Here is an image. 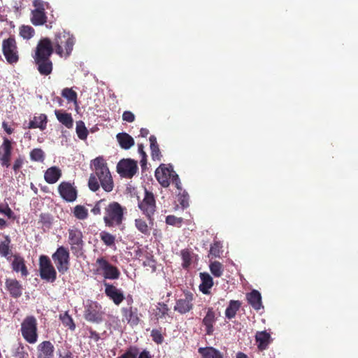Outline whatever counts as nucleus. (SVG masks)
<instances>
[{
  "label": "nucleus",
  "instance_id": "2",
  "mask_svg": "<svg viewBox=\"0 0 358 358\" xmlns=\"http://www.w3.org/2000/svg\"><path fill=\"white\" fill-rule=\"evenodd\" d=\"M52 43L57 55L61 57H68L73 50L75 37L70 32L62 30L56 33Z\"/></svg>",
  "mask_w": 358,
  "mask_h": 358
},
{
  "label": "nucleus",
  "instance_id": "54",
  "mask_svg": "<svg viewBox=\"0 0 358 358\" xmlns=\"http://www.w3.org/2000/svg\"><path fill=\"white\" fill-rule=\"evenodd\" d=\"M159 312L157 313V315L159 318L165 317L168 315V312L169 308L168 306L165 303H159V307L158 308Z\"/></svg>",
  "mask_w": 358,
  "mask_h": 358
},
{
  "label": "nucleus",
  "instance_id": "63",
  "mask_svg": "<svg viewBox=\"0 0 358 358\" xmlns=\"http://www.w3.org/2000/svg\"><path fill=\"white\" fill-rule=\"evenodd\" d=\"M7 226V222L5 220L0 218V229H4Z\"/></svg>",
  "mask_w": 358,
  "mask_h": 358
},
{
  "label": "nucleus",
  "instance_id": "44",
  "mask_svg": "<svg viewBox=\"0 0 358 358\" xmlns=\"http://www.w3.org/2000/svg\"><path fill=\"white\" fill-rule=\"evenodd\" d=\"M222 252V245L221 242L214 241L210 245V255L215 257H220Z\"/></svg>",
  "mask_w": 358,
  "mask_h": 358
},
{
  "label": "nucleus",
  "instance_id": "10",
  "mask_svg": "<svg viewBox=\"0 0 358 358\" xmlns=\"http://www.w3.org/2000/svg\"><path fill=\"white\" fill-rule=\"evenodd\" d=\"M97 271L101 272L105 279L117 280L120 278V271L115 266L112 265L104 257L96 259Z\"/></svg>",
  "mask_w": 358,
  "mask_h": 358
},
{
  "label": "nucleus",
  "instance_id": "24",
  "mask_svg": "<svg viewBox=\"0 0 358 358\" xmlns=\"http://www.w3.org/2000/svg\"><path fill=\"white\" fill-rule=\"evenodd\" d=\"M34 62L37 65V69L40 74L48 76L52 73L53 64L50 58L34 59Z\"/></svg>",
  "mask_w": 358,
  "mask_h": 358
},
{
  "label": "nucleus",
  "instance_id": "28",
  "mask_svg": "<svg viewBox=\"0 0 358 358\" xmlns=\"http://www.w3.org/2000/svg\"><path fill=\"white\" fill-rule=\"evenodd\" d=\"M48 122L47 115L45 114H40L38 116H34L31 120L29 121L28 128L36 129L39 128L41 131L45 129Z\"/></svg>",
  "mask_w": 358,
  "mask_h": 358
},
{
  "label": "nucleus",
  "instance_id": "51",
  "mask_svg": "<svg viewBox=\"0 0 358 358\" xmlns=\"http://www.w3.org/2000/svg\"><path fill=\"white\" fill-rule=\"evenodd\" d=\"M108 204H106V199H100L99 201H98L94 206L92 208V209L91 210V212L94 215H100L101 214V209L103 208L104 209V207L105 206H107Z\"/></svg>",
  "mask_w": 358,
  "mask_h": 358
},
{
  "label": "nucleus",
  "instance_id": "6",
  "mask_svg": "<svg viewBox=\"0 0 358 358\" xmlns=\"http://www.w3.org/2000/svg\"><path fill=\"white\" fill-rule=\"evenodd\" d=\"M138 206L145 215L150 224H152L154 221V215L156 212V201L153 193L145 189V196L143 200L139 201Z\"/></svg>",
  "mask_w": 358,
  "mask_h": 358
},
{
  "label": "nucleus",
  "instance_id": "64",
  "mask_svg": "<svg viewBox=\"0 0 358 358\" xmlns=\"http://www.w3.org/2000/svg\"><path fill=\"white\" fill-rule=\"evenodd\" d=\"M236 358H248V355L242 352H238L236 354Z\"/></svg>",
  "mask_w": 358,
  "mask_h": 358
},
{
  "label": "nucleus",
  "instance_id": "15",
  "mask_svg": "<svg viewBox=\"0 0 358 358\" xmlns=\"http://www.w3.org/2000/svg\"><path fill=\"white\" fill-rule=\"evenodd\" d=\"M194 295L189 291L184 292L183 296L178 299L174 306V310L180 313L185 314L193 308Z\"/></svg>",
  "mask_w": 358,
  "mask_h": 358
},
{
  "label": "nucleus",
  "instance_id": "30",
  "mask_svg": "<svg viewBox=\"0 0 358 358\" xmlns=\"http://www.w3.org/2000/svg\"><path fill=\"white\" fill-rule=\"evenodd\" d=\"M257 348L259 350H264L268 348L270 343L271 335L266 331L257 332L255 336Z\"/></svg>",
  "mask_w": 358,
  "mask_h": 358
},
{
  "label": "nucleus",
  "instance_id": "21",
  "mask_svg": "<svg viewBox=\"0 0 358 358\" xmlns=\"http://www.w3.org/2000/svg\"><path fill=\"white\" fill-rule=\"evenodd\" d=\"M122 320L127 321L131 325H137L140 319L138 316V310L132 306L124 307L121 309Z\"/></svg>",
  "mask_w": 358,
  "mask_h": 358
},
{
  "label": "nucleus",
  "instance_id": "1",
  "mask_svg": "<svg viewBox=\"0 0 358 358\" xmlns=\"http://www.w3.org/2000/svg\"><path fill=\"white\" fill-rule=\"evenodd\" d=\"M94 173L90 174L88 187L92 192L99 189L100 186L107 192H110L114 183L107 163L103 157H98L92 161Z\"/></svg>",
  "mask_w": 358,
  "mask_h": 358
},
{
  "label": "nucleus",
  "instance_id": "47",
  "mask_svg": "<svg viewBox=\"0 0 358 358\" xmlns=\"http://www.w3.org/2000/svg\"><path fill=\"white\" fill-rule=\"evenodd\" d=\"M135 226L137 229L143 234L148 235L150 234V229L148 224L143 219L138 218L135 220Z\"/></svg>",
  "mask_w": 358,
  "mask_h": 358
},
{
  "label": "nucleus",
  "instance_id": "32",
  "mask_svg": "<svg viewBox=\"0 0 358 358\" xmlns=\"http://www.w3.org/2000/svg\"><path fill=\"white\" fill-rule=\"evenodd\" d=\"M198 352L202 358H224L223 354L213 347L199 348Z\"/></svg>",
  "mask_w": 358,
  "mask_h": 358
},
{
  "label": "nucleus",
  "instance_id": "22",
  "mask_svg": "<svg viewBox=\"0 0 358 358\" xmlns=\"http://www.w3.org/2000/svg\"><path fill=\"white\" fill-rule=\"evenodd\" d=\"M216 321L215 312L212 307L207 308L206 316L203 317L202 324L206 327V334L207 335H212L214 331L213 325Z\"/></svg>",
  "mask_w": 358,
  "mask_h": 358
},
{
  "label": "nucleus",
  "instance_id": "20",
  "mask_svg": "<svg viewBox=\"0 0 358 358\" xmlns=\"http://www.w3.org/2000/svg\"><path fill=\"white\" fill-rule=\"evenodd\" d=\"M55 347L50 341H44L37 345V358H53Z\"/></svg>",
  "mask_w": 358,
  "mask_h": 358
},
{
  "label": "nucleus",
  "instance_id": "35",
  "mask_svg": "<svg viewBox=\"0 0 358 358\" xmlns=\"http://www.w3.org/2000/svg\"><path fill=\"white\" fill-rule=\"evenodd\" d=\"M241 306V302L236 300H231L229 306L225 310V316L228 319H232L235 317L237 311Z\"/></svg>",
  "mask_w": 358,
  "mask_h": 358
},
{
  "label": "nucleus",
  "instance_id": "42",
  "mask_svg": "<svg viewBox=\"0 0 358 358\" xmlns=\"http://www.w3.org/2000/svg\"><path fill=\"white\" fill-rule=\"evenodd\" d=\"M62 96L65 98L69 102H73L77 103V93L71 88L66 87L62 91Z\"/></svg>",
  "mask_w": 358,
  "mask_h": 358
},
{
  "label": "nucleus",
  "instance_id": "27",
  "mask_svg": "<svg viewBox=\"0 0 358 358\" xmlns=\"http://www.w3.org/2000/svg\"><path fill=\"white\" fill-rule=\"evenodd\" d=\"M62 176V171L57 166H52L46 170L44 174L45 180L49 184H54Z\"/></svg>",
  "mask_w": 358,
  "mask_h": 358
},
{
  "label": "nucleus",
  "instance_id": "19",
  "mask_svg": "<svg viewBox=\"0 0 358 358\" xmlns=\"http://www.w3.org/2000/svg\"><path fill=\"white\" fill-rule=\"evenodd\" d=\"M105 286V294L111 299L115 305H120L124 299L122 292L118 289L113 285L108 282L104 283Z\"/></svg>",
  "mask_w": 358,
  "mask_h": 358
},
{
  "label": "nucleus",
  "instance_id": "7",
  "mask_svg": "<svg viewBox=\"0 0 358 358\" xmlns=\"http://www.w3.org/2000/svg\"><path fill=\"white\" fill-rule=\"evenodd\" d=\"M52 259L58 272L61 274L66 273L70 267V252L64 246H59L52 255Z\"/></svg>",
  "mask_w": 358,
  "mask_h": 358
},
{
  "label": "nucleus",
  "instance_id": "43",
  "mask_svg": "<svg viewBox=\"0 0 358 358\" xmlns=\"http://www.w3.org/2000/svg\"><path fill=\"white\" fill-rule=\"evenodd\" d=\"M178 190V201L183 208H186L189 206V194L185 190L182 189V187L181 190Z\"/></svg>",
  "mask_w": 358,
  "mask_h": 358
},
{
  "label": "nucleus",
  "instance_id": "59",
  "mask_svg": "<svg viewBox=\"0 0 358 358\" xmlns=\"http://www.w3.org/2000/svg\"><path fill=\"white\" fill-rule=\"evenodd\" d=\"M59 358H74V357L70 350H66L64 353L59 352Z\"/></svg>",
  "mask_w": 358,
  "mask_h": 358
},
{
  "label": "nucleus",
  "instance_id": "8",
  "mask_svg": "<svg viewBox=\"0 0 358 358\" xmlns=\"http://www.w3.org/2000/svg\"><path fill=\"white\" fill-rule=\"evenodd\" d=\"M68 242L72 253L78 257L83 254L85 242L83 234L80 229L73 227L68 230Z\"/></svg>",
  "mask_w": 358,
  "mask_h": 358
},
{
  "label": "nucleus",
  "instance_id": "49",
  "mask_svg": "<svg viewBox=\"0 0 358 358\" xmlns=\"http://www.w3.org/2000/svg\"><path fill=\"white\" fill-rule=\"evenodd\" d=\"M139 354L138 348L136 346H130L124 354L117 358H137Z\"/></svg>",
  "mask_w": 358,
  "mask_h": 358
},
{
  "label": "nucleus",
  "instance_id": "13",
  "mask_svg": "<svg viewBox=\"0 0 358 358\" xmlns=\"http://www.w3.org/2000/svg\"><path fill=\"white\" fill-rule=\"evenodd\" d=\"M138 171L137 162L131 159H122L117 165V172L121 177L131 178Z\"/></svg>",
  "mask_w": 358,
  "mask_h": 358
},
{
  "label": "nucleus",
  "instance_id": "55",
  "mask_svg": "<svg viewBox=\"0 0 358 358\" xmlns=\"http://www.w3.org/2000/svg\"><path fill=\"white\" fill-rule=\"evenodd\" d=\"M122 120L127 122H133L135 120V115L131 111L126 110L122 114Z\"/></svg>",
  "mask_w": 358,
  "mask_h": 358
},
{
  "label": "nucleus",
  "instance_id": "33",
  "mask_svg": "<svg viewBox=\"0 0 358 358\" xmlns=\"http://www.w3.org/2000/svg\"><path fill=\"white\" fill-rule=\"evenodd\" d=\"M55 114L58 121L66 127L70 129L73 127V120L70 113L63 112L60 110H55Z\"/></svg>",
  "mask_w": 358,
  "mask_h": 358
},
{
  "label": "nucleus",
  "instance_id": "56",
  "mask_svg": "<svg viewBox=\"0 0 358 358\" xmlns=\"http://www.w3.org/2000/svg\"><path fill=\"white\" fill-rule=\"evenodd\" d=\"M87 330L89 331L88 337L90 339H92L95 342H97L99 341L100 336H99V333H97L96 331L93 330V329L92 327H89L87 329Z\"/></svg>",
  "mask_w": 358,
  "mask_h": 358
},
{
  "label": "nucleus",
  "instance_id": "40",
  "mask_svg": "<svg viewBox=\"0 0 358 358\" xmlns=\"http://www.w3.org/2000/svg\"><path fill=\"white\" fill-rule=\"evenodd\" d=\"M101 240L108 247H113L115 245V236L109 232L103 231L99 234Z\"/></svg>",
  "mask_w": 358,
  "mask_h": 358
},
{
  "label": "nucleus",
  "instance_id": "36",
  "mask_svg": "<svg viewBox=\"0 0 358 358\" xmlns=\"http://www.w3.org/2000/svg\"><path fill=\"white\" fill-rule=\"evenodd\" d=\"M150 143L151 157L153 160H160L162 157L157 138L152 135L149 138Z\"/></svg>",
  "mask_w": 358,
  "mask_h": 358
},
{
  "label": "nucleus",
  "instance_id": "29",
  "mask_svg": "<svg viewBox=\"0 0 358 358\" xmlns=\"http://www.w3.org/2000/svg\"><path fill=\"white\" fill-rule=\"evenodd\" d=\"M200 278L201 283L199 285V289L203 294H208L210 293V289L213 285V278L208 273H201Z\"/></svg>",
  "mask_w": 358,
  "mask_h": 358
},
{
  "label": "nucleus",
  "instance_id": "4",
  "mask_svg": "<svg viewBox=\"0 0 358 358\" xmlns=\"http://www.w3.org/2000/svg\"><path fill=\"white\" fill-rule=\"evenodd\" d=\"M155 176L159 183L163 187H168L171 181L178 189L181 190L180 180L178 175L173 171L172 165L169 164L166 166L164 164H160L155 170Z\"/></svg>",
  "mask_w": 358,
  "mask_h": 358
},
{
  "label": "nucleus",
  "instance_id": "31",
  "mask_svg": "<svg viewBox=\"0 0 358 358\" xmlns=\"http://www.w3.org/2000/svg\"><path fill=\"white\" fill-rule=\"evenodd\" d=\"M116 138L122 149L128 150L134 145V138L127 133H119L117 134Z\"/></svg>",
  "mask_w": 358,
  "mask_h": 358
},
{
  "label": "nucleus",
  "instance_id": "17",
  "mask_svg": "<svg viewBox=\"0 0 358 358\" xmlns=\"http://www.w3.org/2000/svg\"><path fill=\"white\" fill-rule=\"evenodd\" d=\"M0 151V164L3 167L8 168L10 166V160L12 156V143L11 141L5 138L1 146Z\"/></svg>",
  "mask_w": 358,
  "mask_h": 358
},
{
  "label": "nucleus",
  "instance_id": "50",
  "mask_svg": "<svg viewBox=\"0 0 358 358\" xmlns=\"http://www.w3.org/2000/svg\"><path fill=\"white\" fill-rule=\"evenodd\" d=\"M183 219L182 217H178L175 215H168L166 217V223L169 225L176 226L180 227L182 225Z\"/></svg>",
  "mask_w": 358,
  "mask_h": 358
},
{
  "label": "nucleus",
  "instance_id": "9",
  "mask_svg": "<svg viewBox=\"0 0 358 358\" xmlns=\"http://www.w3.org/2000/svg\"><path fill=\"white\" fill-rule=\"evenodd\" d=\"M38 265L41 278L49 282H54L57 279V271L49 257L41 255Z\"/></svg>",
  "mask_w": 358,
  "mask_h": 358
},
{
  "label": "nucleus",
  "instance_id": "58",
  "mask_svg": "<svg viewBox=\"0 0 358 358\" xmlns=\"http://www.w3.org/2000/svg\"><path fill=\"white\" fill-rule=\"evenodd\" d=\"M33 6L35 7L34 10L45 11V3L42 0H34Z\"/></svg>",
  "mask_w": 358,
  "mask_h": 358
},
{
  "label": "nucleus",
  "instance_id": "62",
  "mask_svg": "<svg viewBox=\"0 0 358 358\" xmlns=\"http://www.w3.org/2000/svg\"><path fill=\"white\" fill-rule=\"evenodd\" d=\"M149 134V130L145 128H141L140 130V135L142 137H146Z\"/></svg>",
  "mask_w": 358,
  "mask_h": 358
},
{
  "label": "nucleus",
  "instance_id": "53",
  "mask_svg": "<svg viewBox=\"0 0 358 358\" xmlns=\"http://www.w3.org/2000/svg\"><path fill=\"white\" fill-rule=\"evenodd\" d=\"M23 164L24 158L22 156H19L15 159L12 169L15 174H17L20 171Z\"/></svg>",
  "mask_w": 358,
  "mask_h": 358
},
{
  "label": "nucleus",
  "instance_id": "5",
  "mask_svg": "<svg viewBox=\"0 0 358 358\" xmlns=\"http://www.w3.org/2000/svg\"><path fill=\"white\" fill-rule=\"evenodd\" d=\"M20 331L27 343L35 344L38 338L36 318L33 315L27 316L21 323Z\"/></svg>",
  "mask_w": 358,
  "mask_h": 358
},
{
  "label": "nucleus",
  "instance_id": "3",
  "mask_svg": "<svg viewBox=\"0 0 358 358\" xmlns=\"http://www.w3.org/2000/svg\"><path fill=\"white\" fill-rule=\"evenodd\" d=\"M103 222L106 227H115L122 224L126 208L117 201H112L104 207Z\"/></svg>",
  "mask_w": 358,
  "mask_h": 358
},
{
  "label": "nucleus",
  "instance_id": "57",
  "mask_svg": "<svg viewBox=\"0 0 358 358\" xmlns=\"http://www.w3.org/2000/svg\"><path fill=\"white\" fill-rule=\"evenodd\" d=\"M0 210V213L4 214L8 218H14V213L8 205H6L4 208H1Z\"/></svg>",
  "mask_w": 358,
  "mask_h": 358
},
{
  "label": "nucleus",
  "instance_id": "11",
  "mask_svg": "<svg viewBox=\"0 0 358 358\" xmlns=\"http://www.w3.org/2000/svg\"><path fill=\"white\" fill-rule=\"evenodd\" d=\"M2 52L10 64H16L19 60L17 43L14 37H9L2 42Z\"/></svg>",
  "mask_w": 358,
  "mask_h": 358
},
{
  "label": "nucleus",
  "instance_id": "39",
  "mask_svg": "<svg viewBox=\"0 0 358 358\" xmlns=\"http://www.w3.org/2000/svg\"><path fill=\"white\" fill-rule=\"evenodd\" d=\"M210 271L211 273L216 278H220L222 275L224 271V266L222 264L217 261L212 262L210 264Z\"/></svg>",
  "mask_w": 358,
  "mask_h": 358
},
{
  "label": "nucleus",
  "instance_id": "61",
  "mask_svg": "<svg viewBox=\"0 0 358 358\" xmlns=\"http://www.w3.org/2000/svg\"><path fill=\"white\" fill-rule=\"evenodd\" d=\"M143 145L142 144H139L138 145V152L140 153V155H141V157H143V158H144L145 159V158L147 157V155L145 153V152L143 150Z\"/></svg>",
  "mask_w": 358,
  "mask_h": 358
},
{
  "label": "nucleus",
  "instance_id": "14",
  "mask_svg": "<svg viewBox=\"0 0 358 358\" xmlns=\"http://www.w3.org/2000/svg\"><path fill=\"white\" fill-rule=\"evenodd\" d=\"M55 48L49 38H41L36 45L34 59L50 58Z\"/></svg>",
  "mask_w": 358,
  "mask_h": 358
},
{
  "label": "nucleus",
  "instance_id": "48",
  "mask_svg": "<svg viewBox=\"0 0 358 358\" xmlns=\"http://www.w3.org/2000/svg\"><path fill=\"white\" fill-rule=\"evenodd\" d=\"M44 158V152L41 148H34L30 152V159L32 161L43 162Z\"/></svg>",
  "mask_w": 358,
  "mask_h": 358
},
{
  "label": "nucleus",
  "instance_id": "25",
  "mask_svg": "<svg viewBox=\"0 0 358 358\" xmlns=\"http://www.w3.org/2000/svg\"><path fill=\"white\" fill-rule=\"evenodd\" d=\"M3 238V241H0V256L10 261L12 257L11 240L8 235H4Z\"/></svg>",
  "mask_w": 358,
  "mask_h": 358
},
{
  "label": "nucleus",
  "instance_id": "16",
  "mask_svg": "<svg viewBox=\"0 0 358 358\" xmlns=\"http://www.w3.org/2000/svg\"><path fill=\"white\" fill-rule=\"evenodd\" d=\"M58 192L61 197L68 202H73L77 199V190L69 182H62L58 186Z\"/></svg>",
  "mask_w": 358,
  "mask_h": 358
},
{
  "label": "nucleus",
  "instance_id": "12",
  "mask_svg": "<svg viewBox=\"0 0 358 358\" xmlns=\"http://www.w3.org/2000/svg\"><path fill=\"white\" fill-rule=\"evenodd\" d=\"M103 313L101 306L96 301H90L85 306V319L90 322L99 323L103 320Z\"/></svg>",
  "mask_w": 358,
  "mask_h": 358
},
{
  "label": "nucleus",
  "instance_id": "26",
  "mask_svg": "<svg viewBox=\"0 0 358 358\" xmlns=\"http://www.w3.org/2000/svg\"><path fill=\"white\" fill-rule=\"evenodd\" d=\"M246 299L248 303L256 310H260L263 306L262 302V296L259 291L253 289L246 294Z\"/></svg>",
  "mask_w": 358,
  "mask_h": 358
},
{
  "label": "nucleus",
  "instance_id": "52",
  "mask_svg": "<svg viewBox=\"0 0 358 358\" xmlns=\"http://www.w3.org/2000/svg\"><path fill=\"white\" fill-rule=\"evenodd\" d=\"M150 336L152 341L157 344H162L164 341V337L161 333V331L159 329H152Z\"/></svg>",
  "mask_w": 358,
  "mask_h": 358
},
{
  "label": "nucleus",
  "instance_id": "37",
  "mask_svg": "<svg viewBox=\"0 0 358 358\" xmlns=\"http://www.w3.org/2000/svg\"><path fill=\"white\" fill-rule=\"evenodd\" d=\"M180 255L182 259V266L187 269L192 264V252L189 249H184L180 251Z\"/></svg>",
  "mask_w": 358,
  "mask_h": 358
},
{
  "label": "nucleus",
  "instance_id": "41",
  "mask_svg": "<svg viewBox=\"0 0 358 358\" xmlns=\"http://www.w3.org/2000/svg\"><path fill=\"white\" fill-rule=\"evenodd\" d=\"M73 215L78 220H85L88 217L87 209L81 205H77L73 209Z\"/></svg>",
  "mask_w": 358,
  "mask_h": 358
},
{
  "label": "nucleus",
  "instance_id": "18",
  "mask_svg": "<svg viewBox=\"0 0 358 358\" xmlns=\"http://www.w3.org/2000/svg\"><path fill=\"white\" fill-rule=\"evenodd\" d=\"M5 287L10 296L14 299H18L22 295L23 286L15 278H7L5 281Z\"/></svg>",
  "mask_w": 358,
  "mask_h": 358
},
{
  "label": "nucleus",
  "instance_id": "23",
  "mask_svg": "<svg viewBox=\"0 0 358 358\" xmlns=\"http://www.w3.org/2000/svg\"><path fill=\"white\" fill-rule=\"evenodd\" d=\"M13 259L11 262L12 269L15 272H20L22 277H27L29 275L25 261L19 254L12 255Z\"/></svg>",
  "mask_w": 358,
  "mask_h": 358
},
{
  "label": "nucleus",
  "instance_id": "60",
  "mask_svg": "<svg viewBox=\"0 0 358 358\" xmlns=\"http://www.w3.org/2000/svg\"><path fill=\"white\" fill-rule=\"evenodd\" d=\"M2 127L4 129V131L8 134H11L13 132V129L12 127H10L7 122H3V124H2Z\"/></svg>",
  "mask_w": 358,
  "mask_h": 358
},
{
  "label": "nucleus",
  "instance_id": "45",
  "mask_svg": "<svg viewBox=\"0 0 358 358\" xmlns=\"http://www.w3.org/2000/svg\"><path fill=\"white\" fill-rule=\"evenodd\" d=\"M35 31L31 26L23 25L20 28V35L24 39H29L34 36Z\"/></svg>",
  "mask_w": 358,
  "mask_h": 358
},
{
  "label": "nucleus",
  "instance_id": "46",
  "mask_svg": "<svg viewBox=\"0 0 358 358\" xmlns=\"http://www.w3.org/2000/svg\"><path fill=\"white\" fill-rule=\"evenodd\" d=\"M76 133L78 138L81 140H85L87 137L88 131L82 121L77 122Z\"/></svg>",
  "mask_w": 358,
  "mask_h": 358
},
{
  "label": "nucleus",
  "instance_id": "38",
  "mask_svg": "<svg viewBox=\"0 0 358 358\" xmlns=\"http://www.w3.org/2000/svg\"><path fill=\"white\" fill-rule=\"evenodd\" d=\"M59 320L62 321L64 327H68L71 331L75 330L76 324L72 317L68 313V312H65L63 314H60Z\"/></svg>",
  "mask_w": 358,
  "mask_h": 358
},
{
  "label": "nucleus",
  "instance_id": "34",
  "mask_svg": "<svg viewBox=\"0 0 358 358\" xmlns=\"http://www.w3.org/2000/svg\"><path fill=\"white\" fill-rule=\"evenodd\" d=\"M31 22L35 26H41L47 22V16L45 11L32 10Z\"/></svg>",
  "mask_w": 358,
  "mask_h": 358
}]
</instances>
